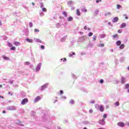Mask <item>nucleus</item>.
Instances as JSON below:
<instances>
[{"label":"nucleus","instance_id":"nucleus-1","mask_svg":"<svg viewBox=\"0 0 129 129\" xmlns=\"http://www.w3.org/2000/svg\"><path fill=\"white\" fill-rule=\"evenodd\" d=\"M95 107L96 108H98V109L101 111V112H103L104 111V106L102 105H98V104H95Z\"/></svg>","mask_w":129,"mask_h":129},{"label":"nucleus","instance_id":"nucleus-2","mask_svg":"<svg viewBox=\"0 0 129 129\" xmlns=\"http://www.w3.org/2000/svg\"><path fill=\"white\" fill-rule=\"evenodd\" d=\"M48 86L49 84L46 83L40 87V88H39V90H40V91H44L45 89H47V88H48Z\"/></svg>","mask_w":129,"mask_h":129},{"label":"nucleus","instance_id":"nucleus-3","mask_svg":"<svg viewBox=\"0 0 129 129\" xmlns=\"http://www.w3.org/2000/svg\"><path fill=\"white\" fill-rule=\"evenodd\" d=\"M42 67V63L41 62H39L36 66L35 69V72L38 73L41 70V68Z\"/></svg>","mask_w":129,"mask_h":129},{"label":"nucleus","instance_id":"nucleus-4","mask_svg":"<svg viewBox=\"0 0 129 129\" xmlns=\"http://www.w3.org/2000/svg\"><path fill=\"white\" fill-rule=\"evenodd\" d=\"M85 36H81L79 37V39L78 40V43H83L84 41H85Z\"/></svg>","mask_w":129,"mask_h":129},{"label":"nucleus","instance_id":"nucleus-5","mask_svg":"<svg viewBox=\"0 0 129 129\" xmlns=\"http://www.w3.org/2000/svg\"><path fill=\"white\" fill-rule=\"evenodd\" d=\"M7 110H17L16 106H10L7 107Z\"/></svg>","mask_w":129,"mask_h":129},{"label":"nucleus","instance_id":"nucleus-6","mask_svg":"<svg viewBox=\"0 0 129 129\" xmlns=\"http://www.w3.org/2000/svg\"><path fill=\"white\" fill-rule=\"evenodd\" d=\"M29 102V99L28 98H24L21 101L22 105H25V104H27Z\"/></svg>","mask_w":129,"mask_h":129},{"label":"nucleus","instance_id":"nucleus-7","mask_svg":"<svg viewBox=\"0 0 129 129\" xmlns=\"http://www.w3.org/2000/svg\"><path fill=\"white\" fill-rule=\"evenodd\" d=\"M23 35H25L27 37L29 36V29L25 28L23 30Z\"/></svg>","mask_w":129,"mask_h":129},{"label":"nucleus","instance_id":"nucleus-8","mask_svg":"<svg viewBox=\"0 0 129 129\" xmlns=\"http://www.w3.org/2000/svg\"><path fill=\"white\" fill-rule=\"evenodd\" d=\"M98 122L101 125H105L106 123L105 119L102 118V119L99 120Z\"/></svg>","mask_w":129,"mask_h":129},{"label":"nucleus","instance_id":"nucleus-9","mask_svg":"<svg viewBox=\"0 0 129 129\" xmlns=\"http://www.w3.org/2000/svg\"><path fill=\"white\" fill-rule=\"evenodd\" d=\"M67 39V35H64L63 37H61L60 38V42L62 43L64 42L65 41H66V39Z\"/></svg>","mask_w":129,"mask_h":129},{"label":"nucleus","instance_id":"nucleus-10","mask_svg":"<svg viewBox=\"0 0 129 129\" xmlns=\"http://www.w3.org/2000/svg\"><path fill=\"white\" fill-rule=\"evenodd\" d=\"M117 125H118V126H120V127H123L125 124L122 122H119L117 123Z\"/></svg>","mask_w":129,"mask_h":129},{"label":"nucleus","instance_id":"nucleus-11","mask_svg":"<svg viewBox=\"0 0 129 129\" xmlns=\"http://www.w3.org/2000/svg\"><path fill=\"white\" fill-rule=\"evenodd\" d=\"M125 27H126V23L123 22L120 25V28L123 29V28H125Z\"/></svg>","mask_w":129,"mask_h":129},{"label":"nucleus","instance_id":"nucleus-12","mask_svg":"<svg viewBox=\"0 0 129 129\" xmlns=\"http://www.w3.org/2000/svg\"><path fill=\"white\" fill-rule=\"evenodd\" d=\"M117 22H118V17H114L112 20V23H117Z\"/></svg>","mask_w":129,"mask_h":129},{"label":"nucleus","instance_id":"nucleus-13","mask_svg":"<svg viewBox=\"0 0 129 129\" xmlns=\"http://www.w3.org/2000/svg\"><path fill=\"white\" fill-rule=\"evenodd\" d=\"M2 58H3V59L6 61H10V57H7L5 55H3Z\"/></svg>","mask_w":129,"mask_h":129},{"label":"nucleus","instance_id":"nucleus-14","mask_svg":"<svg viewBox=\"0 0 129 129\" xmlns=\"http://www.w3.org/2000/svg\"><path fill=\"white\" fill-rule=\"evenodd\" d=\"M40 99L41 97L40 96H37L34 100V102H38Z\"/></svg>","mask_w":129,"mask_h":129},{"label":"nucleus","instance_id":"nucleus-15","mask_svg":"<svg viewBox=\"0 0 129 129\" xmlns=\"http://www.w3.org/2000/svg\"><path fill=\"white\" fill-rule=\"evenodd\" d=\"M121 84H124L125 83V78L122 77L121 78Z\"/></svg>","mask_w":129,"mask_h":129},{"label":"nucleus","instance_id":"nucleus-16","mask_svg":"<svg viewBox=\"0 0 129 129\" xmlns=\"http://www.w3.org/2000/svg\"><path fill=\"white\" fill-rule=\"evenodd\" d=\"M35 42H36V43H41V44H45V43H44V42L43 41H42V40H41L38 38H36L35 39Z\"/></svg>","mask_w":129,"mask_h":129},{"label":"nucleus","instance_id":"nucleus-17","mask_svg":"<svg viewBox=\"0 0 129 129\" xmlns=\"http://www.w3.org/2000/svg\"><path fill=\"white\" fill-rule=\"evenodd\" d=\"M26 42H27L28 43H33V39H29V38H27L26 39Z\"/></svg>","mask_w":129,"mask_h":129},{"label":"nucleus","instance_id":"nucleus-18","mask_svg":"<svg viewBox=\"0 0 129 129\" xmlns=\"http://www.w3.org/2000/svg\"><path fill=\"white\" fill-rule=\"evenodd\" d=\"M75 3L72 1L68 2V6H71V5H75Z\"/></svg>","mask_w":129,"mask_h":129},{"label":"nucleus","instance_id":"nucleus-19","mask_svg":"<svg viewBox=\"0 0 129 129\" xmlns=\"http://www.w3.org/2000/svg\"><path fill=\"white\" fill-rule=\"evenodd\" d=\"M68 22H72L73 21V17L70 16L67 18Z\"/></svg>","mask_w":129,"mask_h":129},{"label":"nucleus","instance_id":"nucleus-20","mask_svg":"<svg viewBox=\"0 0 129 129\" xmlns=\"http://www.w3.org/2000/svg\"><path fill=\"white\" fill-rule=\"evenodd\" d=\"M116 45L117 46H120V45H121V41L120 40H117L116 42Z\"/></svg>","mask_w":129,"mask_h":129},{"label":"nucleus","instance_id":"nucleus-21","mask_svg":"<svg viewBox=\"0 0 129 129\" xmlns=\"http://www.w3.org/2000/svg\"><path fill=\"white\" fill-rule=\"evenodd\" d=\"M62 15H63L64 17H65V18H67V17L68 16V13H67V12H66V11H63Z\"/></svg>","mask_w":129,"mask_h":129},{"label":"nucleus","instance_id":"nucleus-22","mask_svg":"<svg viewBox=\"0 0 129 129\" xmlns=\"http://www.w3.org/2000/svg\"><path fill=\"white\" fill-rule=\"evenodd\" d=\"M74 55H75V52H74L73 51H72L71 52H70L69 53V56L70 57H73Z\"/></svg>","mask_w":129,"mask_h":129},{"label":"nucleus","instance_id":"nucleus-23","mask_svg":"<svg viewBox=\"0 0 129 129\" xmlns=\"http://www.w3.org/2000/svg\"><path fill=\"white\" fill-rule=\"evenodd\" d=\"M14 45H15V46H20V45H21V43L18 41H15L14 42Z\"/></svg>","mask_w":129,"mask_h":129},{"label":"nucleus","instance_id":"nucleus-24","mask_svg":"<svg viewBox=\"0 0 129 129\" xmlns=\"http://www.w3.org/2000/svg\"><path fill=\"white\" fill-rule=\"evenodd\" d=\"M118 37V35H117V34H116L112 36V39H113V40H114V39L117 38Z\"/></svg>","mask_w":129,"mask_h":129},{"label":"nucleus","instance_id":"nucleus-25","mask_svg":"<svg viewBox=\"0 0 129 129\" xmlns=\"http://www.w3.org/2000/svg\"><path fill=\"white\" fill-rule=\"evenodd\" d=\"M98 13H99V10H95L94 12V14L95 15V16H97V15H98Z\"/></svg>","mask_w":129,"mask_h":129},{"label":"nucleus","instance_id":"nucleus-26","mask_svg":"<svg viewBox=\"0 0 129 129\" xmlns=\"http://www.w3.org/2000/svg\"><path fill=\"white\" fill-rule=\"evenodd\" d=\"M119 61L121 63H122V62H124V57L122 56V57H120Z\"/></svg>","mask_w":129,"mask_h":129},{"label":"nucleus","instance_id":"nucleus-27","mask_svg":"<svg viewBox=\"0 0 129 129\" xmlns=\"http://www.w3.org/2000/svg\"><path fill=\"white\" fill-rule=\"evenodd\" d=\"M31 115H32V116H35V115H36V112L32 111L31 112Z\"/></svg>","mask_w":129,"mask_h":129},{"label":"nucleus","instance_id":"nucleus-28","mask_svg":"<svg viewBox=\"0 0 129 129\" xmlns=\"http://www.w3.org/2000/svg\"><path fill=\"white\" fill-rule=\"evenodd\" d=\"M83 124H90V122L88 121H84L83 122Z\"/></svg>","mask_w":129,"mask_h":129},{"label":"nucleus","instance_id":"nucleus-29","mask_svg":"<svg viewBox=\"0 0 129 129\" xmlns=\"http://www.w3.org/2000/svg\"><path fill=\"white\" fill-rule=\"evenodd\" d=\"M39 15L40 17H44V16H45V14H44L43 12L41 11L40 12H39Z\"/></svg>","mask_w":129,"mask_h":129},{"label":"nucleus","instance_id":"nucleus-30","mask_svg":"<svg viewBox=\"0 0 129 129\" xmlns=\"http://www.w3.org/2000/svg\"><path fill=\"white\" fill-rule=\"evenodd\" d=\"M106 35H105V34H102V35H101L100 36L101 39H103L104 38H105Z\"/></svg>","mask_w":129,"mask_h":129},{"label":"nucleus","instance_id":"nucleus-31","mask_svg":"<svg viewBox=\"0 0 129 129\" xmlns=\"http://www.w3.org/2000/svg\"><path fill=\"white\" fill-rule=\"evenodd\" d=\"M39 4H40V7L41 9H42V8H44V3H43L42 2H39Z\"/></svg>","mask_w":129,"mask_h":129},{"label":"nucleus","instance_id":"nucleus-32","mask_svg":"<svg viewBox=\"0 0 129 129\" xmlns=\"http://www.w3.org/2000/svg\"><path fill=\"white\" fill-rule=\"evenodd\" d=\"M124 44H122L119 46V49H124Z\"/></svg>","mask_w":129,"mask_h":129},{"label":"nucleus","instance_id":"nucleus-33","mask_svg":"<svg viewBox=\"0 0 129 129\" xmlns=\"http://www.w3.org/2000/svg\"><path fill=\"white\" fill-rule=\"evenodd\" d=\"M10 50L12 51H16V47L12 45V46L10 48Z\"/></svg>","mask_w":129,"mask_h":129},{"label":"nucleus","instance_id":"nucleus-34","mask_svg":"<svg viewBox=\"0 0 129 129\" xmlns=\"http://www.w3.org/2000/svg\"><path fill=\"white\" fill-rule=\"evenodd\" d=\"M81 12H83L84 13H86L87 12V10L84 8L81 9Z\"/></svg>","mask_w":129,"mask_h":129},{"label":"nucleus","instance_id":"nucleus-35","mask_svg":"<svg viewBox=\"0 0 129 129\" xmlns=\"http://www.w3.org/2000/svg\"><path fill=\"white\" fill-rule=\"evenodd\" d=\"M77 16H81V14H80V11H79V9H77Z\"/></svg>","mask_w":129,"mask_h":129},{"label":"nucleus","instance_id":"nucleus-36","mask_svg":"<svg viewBox=\"0 0 129 129\" xmlns=\"http://www.w3.org/2000/svg\"><path fill=\"white\" fill-rule=\"evenodd\" d=\"M42 120L43 121H46V120H47L46 119V115L45 114L42 116Z\"/></svg>","mask_w":129,"mask_h":129},{"label":"nucleus","instance_id":"nucleus-37","mask_svg":"<svg viewBox=\"0 0 129 129\" xmlns=\"http://www.w3.org/2000/svg\"><path fill=\"white\" fill-rule=\"evenodd\" d=\"M8 47L11 48L12 47H13V44H12V43L11 42H8Z\"/></svg>","mask_w":129,"mask_h":129},{"label":"nucleus","instance_id":"nucleus-38","mask_svg":"<svg viewBox=\"0 0 129 129\" xmlns=\"http://www.w3.org/2000/svg\"><path fill=\"white\" fill-rule=\"evenodd\" d=\"M93 39L94 41H96V39H97V36L93 35Z\"/></svg>","mask_w":129,"mask_h":129},{"label":"nucleus","instance_id":"nucleus-39","mask_svg":"<svg viewBox=\"0 0 129 129\" xmlns=\"http://www.w3.org/2000/svg\"><path fill=\"white\" fill-rule=\"evenodd\" d=\"M42 9V12H44V13H46L47 12V9L46 8L43 7Z\"/></svg>","mask_w":129,"mask_h":129},{"label":"nucleus","instance_id":"nucleus-40","mask_svg":"<svg viewBox=\"0 0 129 129\" xmlns=\"http://www.w3.org/2000/svg\"><path fill=\"white\" fill-rule=\"evenodd\" d=\"M110 15H111V13L110 12H107L104 14V16L105 17H106L107 16H109Z\"/></svg>","mask_w":129,"mask_h":129},{"label":"nucleus","instance_id":"nucleus-41","mask_svg":"<svg viewBox=\"0 0 129 129\" xmlns=\"http://www.w3.org/2000/svg\"><path fill=\"white\" fill-rule=\"evenodd\" d=\"M114 105L116 106H119V102L117 101L114 103Z\"/></svg>","mask_w":129,"mask_h":129},{"label":"nucleus","instance_id":"nucleus-42","mask_svg":"<svg viewBox=\"0 0 129 129\" xmlns=\"http://www.w3.org/2000/svg\"><path fill=\"white\" fill-rule=\"evenodd\" d=\"M81 56H83L84 55H86V52L83 51L80 53Z\"/></svg>","mask_w":129,"mask_h":129},{"label":"nucleus","instance_id":"nucleus-43","mask_svg":"<svg viewBox=\"0 0 129 129\" xmlns=\"http://www.w3.org/2000/svg\"><path fill=\"white\" fill-rule=\"evenodd\" d=\"M125 89H128V88H129V84H126L125 85Z\"/></svg>","mask_w":129,"mask_h":129},{"label":"nucleus","instance_id":"nucleus-44","mask_svg":"<svg viewBox=\"0 0 129 129\" xmlns=\"http://www.w3.org/2000/svg\"><path fill=\"white\" fill-rule=\"evenodd\" d=\"M98 47H100L101 48H102L104 47V43H101L98 45Z\"/></svg>","mask_w":129,"mask_h":129},{"label":"nucleus","instance_id":"nucleus-45","mask_svg":"<svg viewBox=\"0 0 129 129\" xmlns=\"http://www.w3.org/2000/svg\"><path fill=\"white\" fill-rule=\"evenodd\" d=\"M40 49H41V50H45V45H40Z\"/></svg>","mask_w":129,"mask_h":129},{"label":"nucleus","instance_id":"nucleus-46","mask_svg":"<svg viewBox=\"0 0 129 129\" xmlns=\"http://www.w3.org/2000/svg\"><path fill=\"white\" fill-rule=\"evenodd\" d=\"M72 78H73L74 79H76L77 78V77H76V76H75L74 74H72Z\"/></svg>","mask_w":129,"mask_h":129},{"label":"nucleus","instance_id":"nucleus-47","mask_svg":"<svg viewBox=\"0 0 129 129\" xmlns=\"http://www.w3.org/2000/svg\"><path fill=\"white\" fill-rule=\"evenodd\" d=\"M114 62L115 63L116 65H117V64H118V60H117V59H114Z\"/></svg>","mask_w":129,"mask_h":129},{"label":"nucleus","instance_id":"nucleus-48","mask_svg":"<svg viewBox=\"0 0 129 129\" xmlns=\"http://www.w3.org/2000/svg\"><path fill=\"white\" fill-rule=\"evenodd\" d=\"M60 61H63V62H66L67 61V59L66 58H61Z\"/></svg>","mask_w":129,"mask_h":129},{"label":"nucleus","instance_id":"nucleus-49","mask_svg":"<svg viewBox=\"0 0 129 129\" xmlns=\"http://www.w3.org/2000/svg\"><path fill=\"white\" fill-rule=\"evenodd\" d=\"M120 8H121V6L119 4H117V10H119V9H120Z\"/></svg>","mask_w":129,"mask_h":129},{"label":"nucleus","instance_id":"nucleus-50","mask_svg":"<svg viewBox=\"0 0 129 129\" xmlns=\"http://www.w3.org/2000/svg\"><path fill=\"white\" fill-rule=\"evenodd\" d=\"M30 62H29V61H26V62H24V65H27V66H29V65H30Z\"/></svg>","mask_w":129,"mask_h":129},{"label":"nucleus","instance_id":"nucleus-51","mask_svg":"<svg viewBox=\"0 0 129 129\" xmlns=\"http://www.w3.org/2000/svg\"><path fill=\"white\" fill-rule=\"evenodd\" d=\"M56 28H60V24H59V23H57L56 24Z\"/></svg>","mask_w":129,"mask_h":129},{"label":"nucleus","instance_id":"nucleus-52","mask_svg":"<svg viewBox=\"0 0 129 129\" xmlns=\"http://www.w3.org/2000/svg\"><path fill=\"white\" fill-rule=\"evenodd\" d=\"M34 32L35 33H39V32H40V30L38 29H34Z\"/></svg>","mask_w":129,"mask_h":129},{"label":"nucleus","instance_id":"nucleus-53","mask_svg":"<svg viewBox=\"0 0 129 129\" xmlns=\"http://www.w3.org/2000/svg\"><path fill=\"white\" fill-rule=\"evenodd\" d=\"M70 103H71V104H74V101L73 99H71L70 102Z\"/></svg>","mask_w":129,"mask_h":129},{"label":"nucleus","instance_id":"nucleus-54","mask_svg":"<svg viewBox=\"0 0 129 129\" xmlns=\"http://www.w3.org/2000/svg\"><path fill=\"white\" fill-rule=\"evenodd\" d=\"M99 82L100 83H101V84H102L103 83H104V81L103 80V79H101L100 80Z\"/></svg>","mask_w":129,"mask_h":129},{"label":"nucleus","instance_id":"nucleus-55","mask_svg":"<svg viewBox=\"0 0 129 129\" xmlns=\"http://www.w3.org/2000/svg\"><path fill=\"white\" fill-rule=\"evenodd\" d=\"M29 27L30 28H33V23L32 22L29 23Z\"/></svg>","mask_w":129,"mask_h":129},{"label":"nucleus","instance_id":"nucleus-56","mask_svg":"<svg viewBox=\"0 0 129 129\" xmlns=\"http://www.w3.org/2000/svg\"><path fill=\"white\" fill-rule=\"evenodd\" d=\"M93 35V33H92V32H90V33H89V34H88V36H89V37H91Z\"/></svg>","mask_w":129,"mask_h":129},{"label":"nucleus","instance_id":"nucleus-57","mask_svg":"<svg viewBox=\"0 0 129 129\" xmlns=\"http://www.w3.org/2000/svg\"><path fill=\"white\" fill-rule=\"evenodd\" d=\"M103 117L104 118H106V117H107V114H104L103 115Z\"/></svg>","mask_w":129,"mask_h":129},{"label":"nucleus","instance_id":"nucleus-58","mask_svg":"<svg viewBox=\"0 0 129 129\" xmlns=\"http://www.w3.org/2000/svg\"><path fill=\"white\" fill-rule=\"evenodd\" d=\"M123 16V17H125V19L126 20L128 19V17L126 16V14H124Z\"/></svg>","mask_w":129,"mask_h":129},{"label":"nucleus","instance_id":"nucleus-59","mask_svg":"<svg viewBox=\"0 0 129 129\" xmlns=\"http://www.w3.org/2000/svg\"><path fill=\"white\" fill-rule=\"evenodd\" d=\"M9 83H10V84H13L14 83V80H10Z\"/></svg>","mask_w":129,"mask_h":129},{"label":"nucleus","instance_id":"nucleus-60","mask_svg":"<svg viewBox=\"0 0 129 129\" xmlns=\"http://www.w3.org/2000/svg\"><path fill=\"white\" fill-rule=\"evenodd\" d=\"M63 90H60V91H59V94H60V95H62V94H63Z\"/></svg>","mask_w":129,"mask_h":129},{"label":"nucleus","instance_id":"nucleus-61","mask_svg":"<svg viewBox=\"0 0 129 129\" xmlns=\"http://www.w3.org/2000/svg\"><path fill=\"white\" fill-rule=\"evenodd\" d=\"M122 32V30L121 29H119L118 30V33H119V34H121Z\"/></svg>","mask_w":129,"mask_h":129},{"label":"nucleus","instance_id":"nucleus-62","mask_svg":"<svg viewBox=\"0 0 129 129\" xmlns=\"http://www.w3.org/2000/svg\"><path fill=\"white\" fill-rule=\"evenodd\" d=\"M90 103L93 104L95 103V101H94V100H92V101H90Z\"/></svg>","mask_w":129,"mask_h":129},{"label":"nucleus","instance_id":"nucleus-63","mask_svg":"<svg viewBox=\"0 0 129 129\" xmlns=\"http://www.w3.org/2000/svg\"><path fill=\"white\" fill-rule=\"evenodd\" d=\"M3 39L4 40H7L8 39V37L6 36H3Z\"/></svg>","mask_w":129,"mask_h":129},{"label":"nucleus","instance_id":"nucleus-64","mask_svg":"<svg viewBox=\"0 0 129 129\" xmlns=\"http://www.w3.org/2000/svg\"><path fill=\"white\" fill-rule=\"evenodd\" d=\"M66 97L64 96L61 97V99H66Z\"/></svg>","mask_w":129,"mask_h":129}]
</instances>
